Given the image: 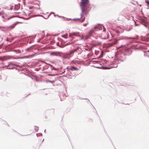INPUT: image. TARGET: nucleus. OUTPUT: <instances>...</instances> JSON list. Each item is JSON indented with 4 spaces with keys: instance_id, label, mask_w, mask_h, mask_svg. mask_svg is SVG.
<instances>
[{
    "instance_id": "obj_17",
    "label": "nucleus",
    "mask_w": 149,
    "mask_h": 149,
    "mask_svg": "<svg viewBox=\"0 0 149 149\" xmlns=\"http://www.w3.org/2000/svg\"><path fill=\"white\" fill-rule=\"evenodd\" d=\"M127 39H133V38H132L130 37V38H128Z\"/></svg>"
},
{
    "instance_id": "obj_10",
    "label": "nucleus",
    "mask_w": 149,
    "mask_h": 149,
    "mask_svg": "<svg viewBox=\"0 0 149 149\" xmlns=\"http://www.w3.org/2000/svg\"><path fill=\"white\" fill-rule=\"evenodd\" d=\"M145 2L147 4V5H149V1L148 0H145Z\"/></svg>"
},
{
    "instance_id": "obj_7",
    "label": "nucleus",
    "mask_w": 149,
    "mask_h": 149,
    "mask_svg": "<svg viewBox=\"0 0 149 149\" xmlns=\"http://www.w3.org/2000/svg\"><path fill=\"white\" fill-rule=\"evenodd\" d=\"M79 34V33H73L72 34V35H73V36H78V34Z\"/></svg>"
},
{
    "instance_id": "obj_3",
    "label": "nucleus",
    "mask_w": 149,
    "mask_h": 149,
    "mask_svg": "<svg viewBox=\"0 0 149 149\" xmlns=\"http://www.w3.org/2000/svg\"><path fill=\"white\" fill-rule=\"evenodd\" d=\"M70 69L72 71L74 70L78 71L79 70L78 68L74 66H71Z\"/></svg>"
},
{
    "instance_id": "obj_22",
    "label": "nucleus",
    "mask_w": 149,
    "mask_h": 149,
    "mask_svg": "<svg viewBox=\"0 0 149 149\" xmlns=\"http://www.w3.org/2000/svg\"><path fill=\"white\" fill-rule=\"evenodd\" d=\"M69 36L70 37L71 36V34H70Z\"/></svg>"
},
{
    "instance_id": "obj_20",
    "label": "nucleus",
    "mask_w": 149,
    "mask_h": 149,
    "mask_svg": "<svg viewBox=\"0 0 149 149\" xmlns=\"http://www.w3.org/2000/svg\"><path fill=\"white\" fill-rule=\"evenodd\" d=\"M34 8V7L33 6L31 7L30 8V9H31V8Z\"/></svg>"
},
{
    "instance_id": "obj_19",
    "label": "nucleus",
    "mask_w": 149,
    "mask_h": 149,
    "mask_svg": "<svg viewBox=\"0 0 149 149\" xmlns=\"http://www.w3.org/2000/svg\"><path fill=\"white\" fill-rule=\"evenodd\" d=\"M35 70H36V71H38V68H36Z\"/></svg>"
},
{
    "instance_id": "obj_21",
    "label": "nucleus",
    "mask_w": 149,
    "mask_h": 149,
    "mask_svg": "<svg viewBox=\"0 0 149 149\" xmlns=\"http://www.w3.org/2000/svg\"><path fill=\"white\" fill-rule=\"evenodd\" d=\"M123 45H121V47H123Z\"/></svg>"
},
{
    "instance_id": "obj_18",
    "label": "nucleus",
    "mask_w": 149,
    "mask_h": 149,
    "mask_svg": "<svg viewBox=\"0 0 149 149\" xmlns=\"http://www.w3.org/2000/svg\"><path fill=\"white\" fill-rule=\"evenodd\" d=\"M89 38V37H88V36H87V37H86L85 38L86 39H87V38Z\"/></svg>"
},
{
    "instance_id": "obj_14",
    "label": "nucleus",
    "mask_w": 149,
    "mask_h": 149,
    "mask_svg": "<svg viewBox=\"0 0 149 149\" xmlns=\"http://www.w3.org/2000/svg\"><path fill=\"white\" fill-rule=\"evenodd\" d=\"M85 19V17H84V18L82 20H81V22H83L84 21Z\"/></svg>"
},
{
    "instance_id": "obj_9",
    "label": "nucleus",
    "mask_w": 149,
    "mask_h": 149,
    "mask_svg": "<svg viewBox=\"0 0 149 149\" xmlns=\"http://www.w3.org/2000/svg\"><path fill=\"white\" fill-rule=\"evenodd\" d=\"M116 41L115 42H114L113 43H110V46H112V45H113L115 44H116L117 43H116Z\"/></svg>"
},
{
    "instance_id": "obj_16",
    "label": "nucleus",
    "mask_w": 149,
    "mask_h": 149,
    "mask_svg": "<svg viewBox=\"0 0 149 149\" xmlns=\"http://www.w3.org/2000/svg\"><path fill=\"white\" fill-rule=\"evenodd\" d=\"M49 81V82H51L52 83H53L54 82V81Z\"/></svg>"
},
{
    "instance_id": "obj_1",
    "label": "nucleus",
    "mask_w": 149,
    "mask_h": 149,
    "mask_svg": "<svg viewBox=\"0 0 149 149\" xmlns=\"http://www.w3.org/2000/svg\"><path fill=\"white\" fill-rule=\"evenodd\" d=\"M81 8L83 13H84L86 15L90 10L91 8L89 4V0H81Z\"/></svg>"
},
{
    "instance_id": "obj_13",
    "label": "nucleus",
    "mask_w": 149,
    "mask_h": 149,
    "mask_svg": "<svg viewBox=\"0 0 149 149\" xmlns=\"http://www.w3.org/2000/svg\"><path fill=\"white\" fill-rule=\"evenodd\" d=\"M50 66H51V67H52V70H56V69L54 67H52V66L51 65H50Z\"/></svg>"
},
{
    "instance_id": "obj_4",
    "label": "nucleus",
    "mask_w": 149,
    "mask_h": 149,
    "mask_svg": "<svg viewBox=\"0 0 149 149\" xmlns=\"http://www.w3.org/2000/svg\"><path fill=\"white\" fill-rule=\"evenodd\" d=\"M7 58V57L6 56H4L3 57H0V61H3L6 59Z\"/></svg>"
},
{
    "instance_id": "obj_6",
    "label": "nucleus",
    "mask_w": 149,
    "mask_h": 149,
    "mask_svg": "<svg viewBox=\"0 0 149 149\" xmlns=\"http://www.w3.org/2000/svg\"><path fill=\"white\" fill-rule=\"evenodd\" d=\"M16 23H15L13 24L12 25L10 26L8 28H13L15 27V26L16 25Z\"/></svg>"
},
{
    "instance_id": "obj_26",
    "label": "nucleus",
    "mask_w": 149,
    "mask_h": 149,
    "mask_svg": "<svg viewBox=\"0 0 149 149\" xmlns=\"http://www.w3.org/2000/svg\"><path fill=\"white\" fill-rule=\"evenodd\" d=\"M148 52H149V50L148 51Z\"/></svg>"
},
{
    "instance_id": "obj_11",
    "label": "nucleus",
    "mask_w": 149,
    "mask_h": 149,
    "mask_svg": "<svg viewBox=\"0 0 149 149\" xmlns=\"http://www.w3.org/2000/svg\"><path fill=\"white\" fill-rule=\"evenodd\" d=\"M102 68L104 69H110V68L107 67H102Z\"/></svg>"
},
{
    "instance_id": "obj_24",
    "label": "nucleus",
    "mask_w": 149,
    "mask_h": 149,
    "mask_svg": "<svg viewBox=\"0 0 149 149\" xmlns=\"http://www.w3.org/2000/svg\"><path fill=\"white\" fill-rule=\"evenodd\" d=\"M27 57V56H25V57H24V58H27V57Z\"/></svg>"
},
{
    "instance_id": "obj_15",
    "label": "nucleus",
    "mask_w": 149,
    "mask_h": 149,
    "mask_svg": "<svg viewBox=\"0 0 149 149\" xmlns=\"http://www.w3.org/2000/svg\"><path fill=\"white\" fill-rule=\"evenodd\" d=\"M47 75L49 76H53L54 75V74H48Z\"/></svg>"
},
{
    "instance_id": "obj_27",
    "label": "nucleus",
    "mask_w": 149,
    "mask_h": 149,
    "mask_svg": "<svg viewBox=\"0 0 149 149\" xmlns=\"http://www.w3.org/2000/svg\"><path fill=\"white\" fill-rule=\"evenodd\" d=\"M1 9L0 8V10Z\"/></svg>"
},
{
    "instance_id": "obj_8",
    "label": "nucleus",
    "mask_w": 149,
    "mask_h": 149,
    "mask_svg": "<svg viewBox=\"0 0 149 149\" xmlns=\"http://www.w3.org/2000/svg\"><path fill=\"white\" fill-rule=\"evenodd\" d=\"M39 129V128L37 126H35L34 127V130H38Z\"/></svg>"
},
{
    "instance_id": "obj_12",
    "label": "nucleus",
    "mask_w": 149,
    "mask_h": 149,
    "mask_svg": "<svg viewBox=\"0 0 149 149\" xmlns=\"http://www.w3.org/2000/svg\"><path fill=\"white\" fill-rule=\"evenodd\" d=\"M88 22L87 21V22L86 23L84 24L83 25L84 26H86L88 24Z\"/></svg>"
},
{
    "instance_id": "obj_25",
    "label": "nucleus",
    "mask_w": 149,
    "mask_h": 149,
    "mask_svg": "<svg viewBox=\"0 0 149 149\" xmlns=\"http://www.w3.org/2000/svg\"><path fill=\"white\" fill-rule=\"evenodd\" d=\"M1 13H0V15H1Z\"/></svg>"
},
{
    "instance_id": "obj_2",
    "label": "nucleus",
    "mask_w": 149,
    "mask_h": 149,
    "mask_svg": "<svg viewBox=\"0 0 149 149\" xmlns=\"http://www.w3.org/2000/svg\"><path fill=\"white\" fill-rule=\"evenodd\" d=\"M77 49H76L71 50L69 52H67L66 53V55L69 56H72L74 52L76 51Z\"/></svg>"
},
{
    "instance_id": "obj_23",
    "label": "nucleus",
    "mask_w": 149,
    "mask_h": 149,
    "mask_svg": "<svg viewBox=\"0 0 149 149\" xmlns=\"http://www.w3.org/2000/svg\"><path fill=\"white\" fill-rule=\"evenodd\" d=\"M3 28V27H1V26H0V28Z\"/></svg>"
},
{
    "instance_id": "obj_5",
    "label": "nucleus",
    "mask_w": 149,
    "mask_h": 149,
    "mask_svg": "<svg viewBox=\"0 0 149 149\" xmlns=\"http://www.w3.org/2000/svg\"><path fill=\"white\" fill-rule=\"evenodd\" d=\"M82 17V14H81L80 15V17L79 18H77L74 19V20L76 21V20H79L80 19H81Z\"/></svg>"
}]
</instances>
